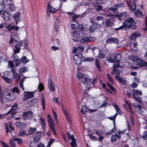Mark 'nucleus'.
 <instances>
[{"instance_id": "obj_1", "label": "nucleus", "mask_w": 147, "mask_h": 147, "mask_svg": "<svg viewBox=\"0 0 147 147\" xmlns=\"http://www.w3.org/2000/svg\"><path fill=\"white\" fill-rule=\"evenodd\" d=\"M137 22L135 21L133 18L131 17L127 19L123 22V25L119 28H115V31H118L121 30L126 31L127 28L136 30V29Z\"/></svg>"}, {"instance_id": "obj_2", "label": "nucleus", "mask_w": 147, "mask_h": 147, "mask_svg": "<svg viewBox=\"0 0 147 147\" xmlns=\"http://www.w3.org/2000/svg\"><path fill=\"white\" fill-rule=\"evenodd\" d=\"M129 59H132L134 64L138 65L140 67L147 66V61L145 62L144 60L140 59L138 57L133 55L129 56Z\"/></svg>"}, {"instance_id": "obj_3", "label": "nucleus", "mask_w": 147, "mask_h": 147, "mask_svg": "<svg viewBox=\"0 0 147 147\" xmlns=\"http://www.w3.org/2000/svg\"><path fill=\"white\" fill-rule=\"evenodd\" d=\"M113 74L117 75V76H115V78L117 80L122 84L123 85H125L126 84V82L125 80H123V79L119 75H120V71L119 69L117 68H114L112 73Z\"/></svg>"}, {"instance_id": "obj_4", "label": "nucleus", "mask_w": 147, "mask_h": 147, "mask_svg": "<svg viewBox=\"0 0 147 147\" xmlns=\"http://www.w3.org/2000/svg\"><path fill=\"white\" fill-rule=\"evenodd\" d=\"M82 53L77 52L74 55V61L76 65L80 64L82 62Z\"/></svg>"}, {"instance_id": "obj_5", "label": "nucleus", "mask_w": 147, "mask_h": 147, "mask_svg": "<svg viewBox=\"0 0 147 147\" xmlns=\"http://www.w3.org/2000/svg\"><path fill=\"white\" fill-rule=\"evenodd\" d=\"M47 117L48 119V123L49 127L53 133L55 135H56V131L53 126V125L54 124V121L50 114H48Z\"/></svg>"}, {"instance_id": "obj_6", "label": "nucleus", "mask_w": 147, "mask_h": 147, "mask_svg": "<svg viewBox=\"0 0 147 147\" xmlns=\"http://www.w3.org/2000/svg\"><path fill=\"white\" fill-rule=\"evenodd\" d=\"M82 82L84 84L90 86L91 84V79L88 75L84 74H82Z\"/></svg>"}, {"instance_id": "obj_7", "label": "nucleus", "mask_w": 147, "mask_h": 147, "mask_svg": "<svg viewBox=\"0 0 147 147\" xmlns=\"http://www.w3.org/2000/svg\"><path fill=\"white\" fill-rule=\"evenodd\" d=\"M1 16L4 20L6 22L10 21L11 17L10 14L6 10H4L3 11Z\"/></svg>"}, {"instance_id": "obj_8", "label": "nucleus", "mask_w": 147, "mask_h": 147, "mask_svg": "<svg viewBox=\"0 0 147 147\" xmlns=\"http://www.w3.org/2000/svg\"><path fill=\"white\" fill-rule=\"evenodd\" d=\"M33 115L32 112L30 111H29L24 112L23 113L22 116L24 119L30 120L32 118Z\"/></svg>"}, {"instance_id": "obj_9", "label": "nucleus", "mask_w": 147, "mask_h": 147, "mask_svg": "<svg viewBox=\"0 0 147 147\" xmlns=\"http://www.w3.org/2000/svg\"><path fill=\"white\" fill-rule=\"evenodd\" d=\"M113 57L114 58V60H111V59H110V61L117 63H120V61L122 57L121 54L119 53L114 54V56Z\"/></svg>"}, {"instance_id": "obj_10", "label": "nucleus", "mask_w": 147, "mask_h": 147, "mask_svg": "<svg viewBox=\"0 0 147 147\" xmlns=\"http://www.w3.org/2000/svg\"><path fill=\"white\" fill-rule=\"evenodd\" d=\"M34 92H31L30 91H26L24 93V97L23 100H25L27 99H30L34 96L33 93Z\"/></svg>"}, {"instance_id": "obj_11", "label": "nucleus", "mask_w": 147, "mask_h": 147, "mask_svg": "<svg viewBox=\"0 0 147 147\" xmlns=\"http://www.w3.org/2000/svg\"><path fill=\"white\" fill-rule=\"evenodd\" d=\"M136 2H134L133 3H132L131 2L129 1H127L126 3L129 7V9H131L134 12L136 10Z\"/></svg>"}, {"instance_id": "obj_12", "label": "nucleus", "mask_w": 147, "mask_h": 147, "mask_svg": "<svg viewBox=\"0 0 147 147\" xmlns=\"http://www.w3.org/2000/svg\"><path fill=\"white\" fill-rule=\"evenodd\" d=\"M100 24L97 23H93L90 26L89 31L90 33L93 32L95 30L99 27Z\"/></svg>"}, {"instance_id": "obj_13", "label": "nucleus", "mask_w": 147, "mask_h": 147, "mask_svg": "<svg viewBox=\"0 0 147 147\" xmlns=\"http://www.w3.org/2000/svg\"><path fill=\"white\" fill-rule=\"evenodd\" d=\"M104 132L102 130H97L95 131V134L99 136L98 140L100 141H102L104 138V136H102Z\"/></svg>"}, {"instance_id": "obj_14", "label": "nucleus", "mask_w": 147, "mask_h": 147, "mask_svg": "<svg viewBox=\"0 0 147 147\" xmlns=\"http://www.w3.org/2000/svg\"><path fill=\"white\" fill-rule=\"evenodd\" d=\"M20 12L18 11L16 12L13 16V18L16 24H18V22L20 21Z\"/></svg>"}, {"instance_id": "obj_15", "label": "nucleus", "mask_w": 147, "mask_h": 147, "mask_svg": "<svg viewBox=\"0 0 147 147\" xmlns=\"http://www.w3.org/2000/svg\"><path fill=\"white\" fill-rule=\"evenodd\" d=\"M48 85L49 89L53 92L55 91V86L51 80L49 79L48 81Z\"/></svg>"}, {"instance_id": "obj_16", "label": "nucleus", "mask_w": 147, "mask_h": 147, "mask_svg": "<svg viewBox=\"0 0 147 147\" xmlns=\"http://www.w3.org/2000/svg\"><path fill=\"white\" fill-rule=\"evenodd\" d=\"M106 42L107 44H111L112 43H113L117 44L119 43V41L117 38H110L107 39Z\"/></svg>"}, {"instance_id": "obj_17", "label": "nucleus", "mask_w": 147, "mask_h": 147, "mask_svg": "<svg viewBox=\"0 0 147 147\" xmlns=\"http://www.w3.org/2000/svg\"><path fill=\"white\" fill-rule=\"evenodd\" d=\"M23 45V42L20 41L19 43L15 45L14 52L15 53H18L20 52L21 49L20 48Z\"/></svg>"}, {"instance_id": "obj_18", "label": "nucleus", "mask_w": 147, "mask_h": 147, "mask_svg": "<svg viewBox=\"0 0 147 147\" xmlns=\"http://www.w3.org/2000/svg\"><path fill=\"white\" fill-rule=\"evenodd\" d=\"M141 36L140 33V32H136L131 34L129 36V39L131 40H133Z\"/></svg>"}, {"instance_id": "obj_19", "label": "nucleus", "mask_w": 147, "mask_h": 147, "mask_svg": "<svg viewBox=\"0 0 147 147\" xmlns=\"http://www.w3.org/2000/svg\"><path fill=\"white\" fill-rule=\"evenodd\" d=\"M62 109L65 117L67 121H70V117L68 112L67 111L66 109H65L63 107H62Z\"/></svg>"}, {"instance_id": "obj_20", "label": "nucleus", "mask_w": 147, "mask_h": 147, "mask_svg": "<svg viewBox=\"0 0 147 147\" xmlns=\"http://www.w3.org/2000/svg\"><path fill=\"white\" fill-rule=\"evenodd\" d=\"M113 22L111 18L107 19L105 20V26L106 27H111L113 25Z\"/></svg>"}, {"instance_id": "obj_21", "label": "nucleus", "mask_w": 147, "mask_h": 147, "mask_svg": "<svg viewBox=\"0 0 147 147\" xmlns=\"http://www.w3.org/2000/svg\"><path fill=\"white\" fill-rule=\"evenodd\" d=\"M98 2L97 3H93V6L95 8H96V10L98 11H100L102 8L103 6L102 5H98L100 4Z\"/></svg>"}, {"instance_id": "obj_22", "label": "nucleus", "mask_w": 147, "mask_h": 147, "mask_svg": "<svg viewBox=\"0 0 147 147\" xmlns=\"http://www.w3.org/2000/svg\"><path fill=\"white\" fill-rule=\"evenodd\" d=\"M120 134L119 135H117L116 134L113 135L111 138V142H115L118 138L119 139L120 138Z\"/></svg>"}, {"instance_id": "obj_23", "label": "nucleus", "mask_w": 147, "mask_h": 147, "mask_svg": "<svg viewBox=\"0 0 147 147\" xmlns=\"http://www.w3.org/2000/svg\"><path fill=\"white\" fill-rule=\"evenodd\" d=\"M41 99L42 110L44 111L45 108V99L44 95L43 94H41Z\"/></svg>"}, {"instance_id": "obj_24", "label": "nucleus", "mask_w": 147, "mask_h": 147, "mask_svg": "<svg viewBox=\"0 0 147 147\" xmlns=\"http://www.w3.org/2000/svg\"><path fill=\"white\" fill-rule=\"evenodd\" d=\"M135 16L136 17H141L143 18L144 16V15L142 11H140L139 9H137L134 11Z\"/></svg>"}, {"instance_id": "obj_25", "label": "nucleus", "mask_w": 147, "mask_h": 147, "mask_svg": "<svg viewBox=\"0 0 147 147\" xmlns=\"http://www.w3.org/2000/svg\"><path fill=\"white\" fill-rule=\"evenodd\" d=\"M40 121H41V124L42 127V129L45 131V130L46 128V123L45 121V120L44 118L42 117H40Z\"/></svg>"}, {"instance_id": "obj_26", "label": "nucleus", "mask_w": 147, "mask_h": 147, "mask_svg": "<svg viewBox=\"0 0 147 147\" xmlns=\"http://www.w3.org/2000/svg\"><path fill=\"white\" fill-rule=\"evenodd\" d=\"M95 64L98 71L100 72H101L102 69L99 64V60L98 58H96L95 59Z\"/></svg>"}, {"instance_id": "obj_27", "label": "nucleus", "mask_w": 147, "mask_h": 147, "mask_svg": "<svg viewBox=\"0 0 147 147\" xmlns=\"http://www.w3.org/2000/svg\"><path fill=\"white\" fill-rule=\"evenodd\" d=\"M8 6L7 8L9 11H15L16 10V7L13 3L9 5Z\"/></svg>"}, {"instance_id": "obj_28", "label": "nucleus", "mask_w": 147, "mask_h": 147, "mask_svg": "<svg viewBox=\"0 0 147 147\" xmlns=\"http://www.w3.org/2000/svg\"><path fill=\"white\" fill-rule=\"evenodd\" d=\"M80 34L79 32L78 31H74L72 34V36L74 38H78L80 36Z\"/></svg>"}, {"instance_id": "obj_29", "label": "nucleus", "mask_w": 147, "mask_h": 147, "mask_svg": "<svg viewBox=\"0 0 147 147\" xmlns=\"http://www.w3.org/2000/svg\"><path fill=\"white\" fill-rule=\"evenodd\" d=\"M113 106L117 112V113H118V114L121 115L122 114V111L121 109L119 108L118 105L117 104H115Z\"/></svg>"}, {"instance_id": "obj_30", "label": "nucleus", "mask_w": 147, "mask_h": 147, "mask_svg": "<svg viewBox=\"0 0 147 147\" xmlns=\"http://www.w3.org/2000/svg\"><path fill=\"white\" fill-rule=\"evenodd\" d=\"M19 134V136H22L23 137H25L26 136H28V134L25 133V131L23 130H20Z\"/></svg>"}, {"instance_id": "obj_31", "label": "nucleus", "mask_w": 147, "mask_h": 147, "mask_svg": "<svg viewBox=\"0 0 147 147\" xmlns=\"http://www.w3.org/2000/svg\"><path fill=\"white\" fill-rule=\"evenodd\" d=\"M2 77L7 84L11 83L12 82V80L11 78H9L4 76H2Z\"/></svg>"}, {"instance_id": "obj_32", "label": "nucleus", "mask_w": 147, "mask_h": 147, "mask_svg": "<svg viewBox=\"0 0 147 147\" xmlns=\"http://www.w3.org/2000/svg\"><path fill=\"white\" fill-rule=\"evenodd\" d=\"M94 58L92 57H89L84 59L83 61L85 62H90L94 60Z\"/></svg>"}, {"instance_id": "obj_33", "label": "nucleus", "mask_w": 147, "mask_h": 147, "mask_svg": "<svg viewBox=\"0 0 147 147\" xmlns=\"http://www.w3.org/2000/svg\"><path fill=\"white\" fill-rule=\"evenodd\" d=\"M88 109L86 106H82V109L81 110V112L83 114L86 113V112L88 111Z\"/></svg>"}, {"instance_id": "obj_34", "label": "nucleus", "mask_w": 147, "mask_h": 147, "mask_svg": "<svg viewBox=\"0 0 147 147\" xmlns=\"http://www.w3.org/2000/svg\"><path fill=\"white\" fill-rule=\"evenodd\" d=\"M15 65L17 66L20 64V60L18 57H14L13 59Z\"/></svg>"}, {"instance_id": "obj_35", "label": "nucleus", "mask_w": 147, "mask_h": 147, "mask_svg": "<svg viewBox=\"0 0 147 147\" xmlns=\"http://www.w3.org/2000/svg\"><path fill=\"white\" fill-rule=\"evenodd\" d=\"M37 131L36 129L35 128L30 127V129L28 131V135H32L34 132Z\"/></svg>"}, {"instance_id": "obj_36", "label": "nucleus", "mask_w": 147, "mask_h": 147, "mask_svg": "<svg viewBox=\"0 0 147 147\" xmlns=\"http://www.w3.org/2000/svg\"><path fill=\"white\" fill-rule=\"evenodd\" d=\"M41 137V135L40 134H38L37 135L33 137V140L35 142H38Z\"/></svg>"}, {"instance_id": "obj_37", "label": "nucleus", "mask_w": 147, "mask_h": 147, "mask_svg": "<svg viewBox=\"0 0 147 147\" xmlns=\"http://www.w3.org/2000/svg\"><path fill=\"white\" fill-rule=\"evenodd\" d=\"M114 56V54H112V55H108L107 56V61L109 63H115V62H112L110 61V59H111V60H114V58L113 57Z\"/></svg>"}, {"instance_id": "obj_38", "label": "nucleus", "mask_w": 147, "mask_h": 147, "mask_svg": "<svg viewBox=\"0 0 147 147\" xmlns=\"http://www.w3.org/2000/svg\"><path fill=\"white\" fill-rule=\"evenodd\" d=\"M16 42H19V37L18 36L17 34H14L11 37Z\"/></svg>"}, {"instance_id": "obj_39", "label": "nucleus", "mask_w": 147, "mask_h": 147, "mask_svg": "<svg viewBox=\"0 0 147 147\" xmlns=\"http://www.w3.org/2000/svg\"><path fill=\"white\" fill-rule=\"evenodd\" d=\"M11 91L13 92H16L18 94H19L20 92V90L18 88V87H14L12 89Z\"/></svg>"}, {"instance_id": "obj_40", "label": "nucleus", "mask_w": 147, "mask_h": 147, "mask_svg": "<svg viewBox=\"0 0 147 147\" xmlns=\"http://www.w3.org/2000/svg\"><path fill=\"white\" fill-rule=\"evenodd\" d=\"M125 6V3H119L115 4L114 5V7L118 8L119 7H124Z\"/></svg>"}, {"instance_id": "obj_41", "label": "nucleus", "mask_w": 147, "mask_h": 147, "mask_svg": "<svg viewBox=\"0 0 147 147\" xmlns=\"http://www.w3.org/2000/svg\"><path fill=\"white\" fill-rule=\"evenodd\" d=\"M38 91L41 92L44 89V87L42 83H39L38 86Z\"/></svg>"}, {"instance_id": "obj_42", "label": "nucleus", "mask_w": 147, "mask_h": 147, "mask_svg": "<svg viewBox=\"0 0 147 147\" xmlns=\"http://www.w3.org/2000/svg\"><path fill=\"white\" fill-rule=\"evenodd\" d=\"M107 84L108 86L109 87V88L111 89L115 93L117 92L116 90L115 89V88L114 87H113L108 82H107Z\"/></svg>"}, {"instance_id": "obj_43", "label": "nucleus", "mask_w": 147, "mask_h": 147, "mask_svg": "<svg viewBox=\"0 0 147 147\" xmlns=\"http://www.w3.org/2000/svg\"><path fill=\"white\" fill-rule=\"evenodd\" d=\"M47 12H49V13H55L56 12L55 10H52V7H51L48 4V5L47 6Z\"/></svg>"}, {"instance_id": "obj_44", "label": "nucleus", "mask_w": 147, "mask_h": 147, "mask_svg": "<svg viewBox=\"0 0 147 147\" xmlns=\"http://www.w3.org/2000/svg\"><path fill=\"white\" fill-rule=\"evenodd\" d=\"M11 71L13 73V78L16 79L18 76V74L16 72V70L14 68L11 69Z\"/></svg>"}, {"instance_id": "obj_45", "label": "nucleus", "mask_w": 147, "mask_h": 147, "mask_svg": "<svg viewBox=\"0 0 147 147\" xmlns=\"http://www.w3.org/2000/svg\"><path fill=\"white\" fill-rule=\"evenodd\" d=\"M76 140L75 139H73L71 140V145L72 147H75L76 145Z\"/></svg>"}, {"instance_id": "obj_46", "label": "nucleus", "mask_w": 147, "mask_h": 147, "mask_svg": "<svg viewBox=\"0 0 147 147\" xmlns=\"http://www.w3.org/2000/svg\"><path fill=\"white\" fill-rule=\"evenodd\" d=\"M107 78L109 81L111 83V84H113L114 82L113 81V78L111 77V76L109 74H107Z\"/></svg>"}, {"instance_id": "obj_47", "label": "nucleus", "mask_w": 147, "mask_h": 147, "mask_svg": "<svg viewBox=\"0 0 147 147\" xmlns=\"http://www.w3.org/2000/svg\"><path fill=\"white\" fill-rule=\"evenodd\" d=\"M132 92L133 93L132 96L133 97H134L135 96H138L137 94H138V90H136L133 89L132 90Z\"/></svg>"}, {"instance_id": "obj_48", "label": "nucleus", "mask_w": 147, "mask_h": 147, "mask_svg": "<svg viewBox=\"0 0 147 147\" xmlns=\"http://www.w3.org/2000/svg\"><path fill=\"white\" fill-rule=\"evenodd\" d=\"M142 138L144 140H147V131H145L143 132Z\"/></svg>"}, {"instance_id": "obj_49", "label": "nucleus", "mask_w": 147, "mask_h": 147, "mask_svg": "<svg viewBox=\"0 0 147 147\" xmlns=\"http://www.w3.org/2000/svg\"><path fill=\"white\" fill-rule=\"evenodd\" d=\"M13 140L15 141H17V143L19 144H21L22 143V140L21 139L18 138H13Z\"/></svg>"}, {"instance_id": "obj_50", "label": "nucleus", "mask_w": 147, "mask_h": 147, "mask_svg": "<svg viewBox=\"0 0 147 147\" xmlns=\"http://www.w3.org/2000/svg\"><path fill=\"white\" fill-rule=\"evenodd\" d=\"M105 55L106 54L105 53H101L100 51V53L98 55V57L99 58L102 59L105 57Z\"/></svg>"}, {"instance_id": "obj_51", "label": "nucleus", "mask_w": 147, "mask_h": 147, "mask_svg": "<svg viewBox=\"0 0 147 147\" xmlns=\"http://www.w3.org/2000/svg\"><path fill=\"white\" fill-rule=\"evenodd\" d=\"M21 61L22 63H26L29 61V60H27L26 57L24 56L21 59Z\"/></svg>"}, {"instance_id": "obj_52", "label": "nucleus", "mask_w": 147, "mask_h": 147, "mask_svg": "<svg viewBox=\"0 0 147 147\" xmlns=\"http://www.w3.org/2000/svg\"><path fill=\"white\" fill-rule=\"evenodd\" d=\"M125 101L127 105L128 106L130 112L132 113H133V112L131 109V105L129 103L125 98Z\"/></svg>"}, {"instance_id": "obj_53", "label": "nucleus", "mask_w": 147, "mask_h": 147, "mask_svg": "<svg viewBox=\"0 0 147 147\" xmlns=\"http://www.w3.org/2000/svg\"><path fill=\"white\" fill-rule=\"evenodd\" d=\"M77 50L78 51V52L81 53L83 51L84 47L82 46H79L78 47Z\"/></svg>"}, {"instance_id": "obj_54", "label": "nucleus", "mask_w": 147, "mask_h": 147, "mask_svg": "<svg viewBox=\"0 0 147 147\" xmlns=\"http://www.w3.org/2000/svg\"><path fill=\"white\" fill-rule=\"evenodd\" d=\"M52 111H53V118L54 120L56 121H57V115L56 114V113L53 110V109H52Z\"/></svg>"}, {"instance_id": "obj_55", "label": "nucleus", "mask_w": 147, "mask_h": 147, "mask_svg": "<svg viewBox=\"0 0 147 147\" xmlns=\"http://www.w3.org/2000/svg\"><path fill=\"white\" fill-rule=\"evenodd\" d=\"M15 141V140H13V138L10 141L9 143L12 147H16V144L14 142Z\"/></svg>"}, {"instance_id": "obj_56", "label": "nucleus", "mask_w": 147, "mask_h": 147, "mask_svg": "<svg viewBox=\"0 0 147 147\" xmlns=\"http://www.w3.org/2000/svg\"><path fill=\"white\" fill-rule=\"evenodd\" d=\"M19 29V27L17 26H12L10 27L9 30H17Z\"/></svg>"}, {"instance_id": "obj_57", "label": "nucleus", "mask_w": 147, "mask_h": 147, "mask_svg": "<svg viewBox=\"0 0 147 147\" xmlns=\"http://www.w3.org/2000/svg\"><path fill=\"white\" fill-rule=\"evenodd\" d=\"M81 41L85 42H89V38L87 36H85L81 40Z\"/></svg>"}, {"instance_id": "obj_58", "label": "nucleus", "mask_w": 147, "mask_h": 147, "mask_svg": "<svg viewBox=\"0 0 147 147\" xmlns=\"http://www.w3.org/2000/svg\"><path fill=\"white\" fill-rule=\"evenodd\" d=\"M79 17V15H75L72 16V21L73 22H76V19Z\"/></svg>"}, {"instance_id": "obj_59", "label": "nucleus", "mask_w": 147, "mask_h": 147, "mask_svg": "<svg viewBox=\"0 0 147 147\" xmlns=\"http://www.w3.org/2000/svg\"><path fill=\"white\" fill-rule=\"evenodd\" d=\"M116 131L114 130V129H112L111 130H110L109 131L107 132L106 133V135H109L115 132Z\"/></svg>"}, {"instance_id": "obj_60", "label": "nucleus", "mask_w": 147, "mask_h": 147, "mask_svg": "<svg viewBox=\"0 0 147 147\" xmlns=\"http://www.w3.org/2000/svg\"><path fill=\"white\" fill-rule=\"evenodd\" d=\"M67 134L68 136V138L69 140L71 139V140L74 139V135H71L69 132L67 133Z\"/></svg>"}, {"instance_id": "obj_61", "label": "nucleus", "mask_w": 147, "mask_h": 147, "mask_svg": "<svg viewBox=\"0 0 147 147\" xmlns=\"http://www.w3.org/2000/svg\"><path fill=\"white\" fill-rule=\"evenodd\" d=\"M23 46L24 48L25 49H27L28 48V42L27 40H25L24 41V43H23Z\"/></svg>"}, {"instance_id": "obj_62", "label": "nucleus", "mask_w": 147, "mask_h": 147, "mask_svg": "<svg viewBox=\"0 0 147 147\" xmlns=\"http://www.w3.org/2000/svg\"><path fill=\"white\" fill-rule=\"evenodd\" d=\"M134 98L136 100V101L139 102L141 103L142 100L141 98L139 96H135Z\"/></svg>"}, {"instance_id": "obj_63", "label": "nucleus", "mask_w": 147, "mask_h": 147, "mask_svg": "<svg viewBox=\"0 0 147 147\" xmlns=\"http://www.w3.org/2000/svg\"><path fill=\"white\" fill-rule=\"evenodd\" d=\"M82 74L81 73L79 72L78 73L77 77L78 80H80L81 79V80L82 79Z\"/></svg>"}, {"instance_id": "obj_64", "label": "nucleus", "mask_w": 147, "mask_h": 147, "mask_svg": "<svg viewBox=\"0 0 147 147\" xmlns=\"http://www.w3.org/2000/svg\"><path fill=\"white\" fill-rule=\"evenodd\" d=\"M18 104H15L11 107V110L12 111H14L16 109L17 107L18 106Z\"/></svg>"}]
</instances>
